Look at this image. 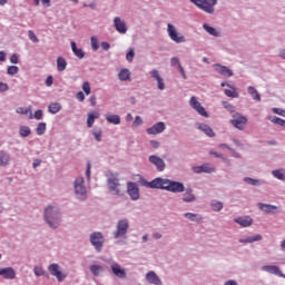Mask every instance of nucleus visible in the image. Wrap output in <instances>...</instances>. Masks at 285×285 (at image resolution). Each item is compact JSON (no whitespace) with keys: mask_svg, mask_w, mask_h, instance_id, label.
Wrapping results in <instances>:
<instances>
[{"mask_svg":"<svg viewBox=\"0 0 285 285\" xmlns=\"http://www.w3.org/2000/svg\"><path fill=\"white\" fill-rule=\"evenodd\" d=\"M141 186L146 188H157L160 190H168V193H184L186 187L184 183L166 179V178H155L151 181L146 179L140 180Z\"/></svg>","mask_w":285,"mask_h":285,"instance_id":"f257e3e1","label":"nucleus"},{"mask_svg":"<svg viewBox=\"0 0 285 285\" xmlns=\"http://www.w3.org/2000/svg\"><path fill=\"white\" fill-rule=\"evenodd\" d=\"M45 219L50 228H57L59 222H61L59 210L52 206L47 207L45 209Z\"/></svg>","mask_w":285,"mask_h":285,"instance_id":"f03ea898","label":"nucleus"},{"mask_svg":"<svg viewBox=\"0 0 285 285\" xmlns=\"http://www.w3.org/2000/svg\"><path fill=\"white\" fill-rule=\"evenodd\" d=\"M191 3L196 4L197 8L204 10L208 14H213L215 12V6H217V0H190Z\"/></svg>","mask_w":285,"mask_h":285,"instance_id":"7ed1b4c3","label":"nucleus"},{"mask_svg":"<svg viewBox=\"0 0 285 285\" xmlns=\"http://www.w3.org/2000/svg\"><path fill=\"white\" fill-rule=\"evenodd\" d=\"M108 188L110 193H114V195H122L124 194V187L121 184H119V178L117 175L111 174L107 179Z\"/></svg>","mask_w":285,"mask_h":285,"instance_id":"20e7f679","label":"nucleus"},{"mask_svg":"<svg viewBox=\"0 0 285 285\" xmlns=\"http://www.w3.org/2000/svg\"><path fill=\"white\" fill-rule=\"evenodd\" d=\"M167 32H168L171 41H175V43H185L186 42V38L181 35H179V32H177V29L175 28V26L168 23Z\"/></svg>","mask_w":285,"mask_h":285,"instance_id":"39448f33","label":"nucleus"},{"mask_svg":"<svg viewBox=\"0 0 285 285\" xmlns=\"http://www.w3.org/2000/svg\"><path fill=\"white\" fill-rule=\"evenodd\" d=\"M129 223L128 219L119 220L117 224V229L114 233L115 239H119V237H124L126 233H128Z\"/></svg>","mask_w":285,"mask_h":285,"instance_id":"423d86ee","label":"nucleus"},{"mask_svg":"<svg viewBox=\"0 0 285 285\" xmlns=\"http://www.w3.org/2000/svg\"><path fill=\"white\" fill-rule=\"evenodd\" d=\"M90 243L95 246L96 250L104 248V235L99 232H95L90 235Z\"/></svg>","mask_w":285,"mask_h":285,"instance_id":"0eeeda50","label":"nucleus"},{"mask_svg":"<svg viewBox=\"0 0 285 285\" xmlns=\"http://www.w3.org/2000/svg\"><path fill=\"white\" fill-rule=\"evenodd\" d=\"M48 271L50 275L58 279V282H63V279H66V274L61 273V267L59 266V264L53 263L49 265Z\"/></svg>","mask_w":285,"mask_h":285,"instance_id":"6e6552de","label":"nucleus"},{"mask_svg":"<svg viewBox=\"0 0 285 285\" xmlns=\"http://www.w3.org/2000/svg\"><path fill=\"white\" fill-rule=\"evenodd\" d=\"M189 106H191V108L196 110L198 115H202V117H208V112H206V109L204 108V106H202V102L197 101V97L193 96L190 98Z\"/></svg>","mask_w":285,"mask_h":285,"instance_id":"1a4fd4ad","label":"nucleus"},{"mask_svg":"<svg viewBox=\"0 0 285 285\" xmlns=\"http://www.w3.org/2000/svg\"><path fill=\"white\" fill-rule=\"evenodd\" d=\"M149 161L154 166H156V168L159 173H164V170H166V163L164 161V159H161V157H159L157 155H151V156H149Z\"/></svg>","mask_w":285,"mask_h":285,"instance_id":"9d476101","label":"nucleus"},{"mask_svg":"<svg viewBox=\"0 0 285 285\" xmlns=\"http://www.w3.org/2000/svg\"><path fill=\"white\" fill-rule=\"evenodd\" d=\"M75 193L82 199L86 197V186H83V177H78L75 180Z\"/></svg>","mask_w":285,"mask_h":285,"instance_id":"9b49d317","label":"nucleus"},{"mask_svg":"<svg viewBox=\"0 0 285 285\" xmlns=\"http://www.w3.org/2000/svg\"><path fill=\"white\" fill-rule=\"evenodd\" d=\"M127 193L134 202H137L139 199V187L137 183H128Z\"/></svg>","mask_w":285,"mask_h":285,"instance_id":"f8f14e48","label":"nucleus"},{"mask_svg":"<svg viewBox=\"0 0 285 285\" xmlns=\"http://www.w3.org/2000/svg\"><path fill=\"white\" fill-rule=\"evenodd\" d=\"M247 122L248 119H246V117L244 116H236L234 117V119L230 120L232 126H234V128H237L238 130H244V127Z\"/></svg>","mask_w":285,"mask_h":285,"instance_id":"ddd939ff","label":"nucleus"},{"mask_svg":"<svg viewBox=\"0 0 285 285\" xmlns=\"http://www.w3.org/2000/svg\"><path fill=\"white\" fill-rule=\"evenodd\" d=\"M166 130V125L164 122H157L153 127L147 129L148 135H159Z\"/></svg>","mask_w":285,"mask_h":285,"instance_id":"4468645a","label":"nucleus"},{"mask_svg":"<svg viewBox=\"0 0 285 285\" xmlns=\"http://www.w3.org/2000/svg\"><path fill=\"white\" fill-rule=\"evenodd\" d=\"M234 222L243 228H248L249 226H253V218H250V216L237 217L234 219Z\"/></svg>","mask_w":285,"mask_h":285,"instance_id":"2eb2a0df","label":"nucleus"},{"mask_svg":"<svg viewBox=\"0 0 285 285\" xmlns=\"http://www.w3.org/2000/svg\"><path fill=\"white\" fill-rule=\"evenodd\" d=\"M0 276L4 279H14L17 277V273L12 267L0 268Z\"/></svg>","mask_w":285,"mask_h":285,"instance_id":"dca6fc26","label":"nucleus"},{"mask_svg":"<svg viewBox=\"0 0 285 285\" xmlns=\"http://www.w3.org/2000/svg\"><path fill=\"white\" fill-rule=\"evenodd\" d=\"M114 26L117 32H120V35H126V32L128 31V29L126 28V22H124V20H121V18L119 17H116L114 19Z\"/></svg>","mask_w":285,"mask_h":285,"instance_id":"f3484780","label":"nucleus"},{"mask_svg":"<svg viewBox=\"0 0 285 285\" xmlns=\"http://www.w3.org/2000/svg\"><path fill=\"white\" fill-rule=\"evenodd\" d=\"M150 76L153 77V79H155L157 81L159 90H165L166 89V83H164V79L159 75V70L153 69L150 71Z\"/></svg>","mask_w":285,"mask_h":285,"instance_id":"a211bd4d","label":"nucleus"},{"mask_svg":"<svg viewBox=\"0 0 285 285\" xmlns=\"http://www.w3.org/2000/svg\"><path fill=\"white\" fill-rule=\"evenodd\" d=\"M196 175H199V173H215V168L210 166V164L206 163L202 166H195L191 168Z\"/></svg>","mask_w":285,"mask_h":285,"instance_id":"6ab92c4d","label":"nucleus"},{"mask_svg":"<svg viewBox=\"0 0 285 285\" xmlns=\"http://www.w3.org/2000/svg\"><path fill=\"white\" fill-rule=\"evenodd\" d=\"M111 271H112L114 275H116V277H119L120 279H125L126 269L121 268L120 264H117V263L112 264Z\"/></svg>","mask_w":285,"mask_h":285,"instance_id":"aec40b11","label":"nucleus"},{"mask_svg":"<svg viewBox=\"0 0 285 285\" xmlns=\"http://www.w3.org/2000/svg\"><path fill=\"white\" fill-rule=\"evenodd\" d=\"M262 271H265L266 273H271L272 275H277V277H284V274L279 269V267L275 265H266L262 267Z\"/></svg>","mask_w":285,"mask_h":285,"instance_id":"412c9836","label":"nucleus"},{"mask_svg":"<svg viewBox=\"0 0 285 285\" xmlns=\"http://www.w3.org/2000/svg\"><path fill=\"white\" fill-rule=\"evenodd\" d=\"M146 279H147L148 284H154V285H161L163 284L159 276H157V274L153 271H150L146 274Z\"/></svg>","mask_w":285,"mask_h":285,"instance_id":"4be33fe9","label":"nucleus"},{"mask_svg":"<svg viewBox=\"0 0 285 285\" xmlns=\"http://www.w3.org/2000/svg\"><path fill=\"white\" fill-rule=\"evenodd\" d=\"M214 68L216 72H218V75H223V77H233V70L226 66L215 65Z\"/></svg>","mask_w":285,"mask_h":285,"instance_id":"5701e85b","label":"nucleus"},{"mask_svg":"<svg viewBox=\"0 0 285 285\" xmlns=\"http://www.w3.org/2000/svg\"><path fill=\"white\" fill-rule=\"evenodd\" d=\"M195 199H197V197L195 196V194H193V190L190 188L186 189L183 194V202H185V204H190L195 202Z\"/></svg>","mask_w":285,"mask_h":285,"instance_id":"b1692460","label":"nucleus"},{"mask_svg":"<svg viewBox=\"0 0 285 285\" xmlns=\"http://www.w3.org/2000/svg\"><path fill=\"white\" fill-rule=\"evenodd\" d=\"M263 237L262 235L257 234L255 236H249L247 238H240V244H253L254 242H262Z\"/></svg>","mask_w":285,"mask_h":285,"instance_id":"393cba45","label":"nucleus"},{"mask_svg":"<svg viewBox=\"0 0 285 285\" xmlns=\"http://www.w3.org/2000/svg\"><path fill=\"white\" fill-rule=\"evenodd\" d=\"M95 119H99V111H92V112L88 114V117H87L88 128H92V126L95 124Z\"/></svg>","mask_w":285,"mask_h":285,"instance_id":"a878e982","label":"nucleus"},{"mask_svg":"<svg viewBox=\"0 0 285 285\" xmlns=\"http://www.w3.org/2000/svg\"><path fill=\"white\" fill-rule=\"evenodd\" d=\"M68 68V61L63 57H58L57 58V70L58 72H63Z\"/></svg>","mask_w":285,"mask_h":285,"instance_id":"bb28decb","label":"nucleus"},{"mask_svg":"<svg viewBox=\"0 0 285 285\" xmlns=\"http://www.w3.org/2000/svg\"><path fill=\"white\" fill-rule=\"evenodd\" d=\"M248 95H250L252 99H254V101H262V96H259V91H257V89H255V87L249 86L247 88Z\"/></svg>","mask_w":285,"mask_h":285,"instance_id":"cd10ccee","label":"nucleus"},{"mask_svg":"<svg viewBox=\"0 0 285 285\" xmlns=\"http://www.w3.org/2000/svg\"><path fill=\"white\" fill-rule=\"evenodd\" d=\"M71 50L73 55L78 57V59H83L86 57V53L82 49L77 48V43L75 41H71Z\"/></svg>","mask_w":285,"mask_h":285,"instance_id":"c85d7f7f","label":"nucleus"},{"mask_svg":"<svg viewBox=\"0 0 285 285\" xmlns=\"http://www.w3.org/2000/svg\"><path fill=\"white\" fill-rule=\"evenodd\" d=\"M198 128L202 130V132L206 134L207 137H215V131H213V128L206 124H200Z\"/></svg>","mask_w":285,"mask_h":285,"instance_id":"c756f323","label":"nucleus"},{"mask_svg":"<svg viewBox=\"0 0 285 285\" xmlns=\"http://www.w3.org/2000/svg\"><path fill=\"white\" fill-rule=\"evenodd\" d=\"M106 120L114 126H119L121 124V117L119 115H107Z\"/></svg>","mask_w":285,"mask_h":285,"instance_id":"7c9ffc66","label":"nucleus"},{"mask_svg":"<svg viewBox=\"0 0 285 285\" xmlns=\"http://www.w3.org/2000/svg\"><path fill=\"white\" fill-rule=\"evenodd\" d=\"M10 164V155L1 150L0 151V166H8Z\"/></svg>","mask_w":285,"mask_h":285,"instance_id":"2f4dec72","label":"nucleus"},{"mask_svg":"<svg viewBox=\"0 0 285 285\" xmlns=\"http://www.w3.org/2000/svg\"><path fill=\"white\" fill-rule=\"evenodd\" d=\"M258 208L264 213H273L274 210H277V206L268 204H258Z\"/></svg>","mask_w":285,"mask_h":285,"instance_id":"473e14b6","label":"nucleus"},{"mask_svg":"<svg viewBox=\"0 0 285 285\" xmlns=\"http://www.w3.org/2000/svg\"><path fill=\"white\" fill-rule=\"evenodd\" d=\"M18 115H29V119H32V107L23 108L19 107L16 109Z\"/></svg>","mask_w":285,"mask_h":285,"instance_id":"72a5a7b5","label":"nucleus"},{"mask_svg":"<svg viewBox=\"0 0 285 285\" xmlns=\"http://www.w3.org/2000/svg\"><path fill=\"white\" fill-rule=\"evenodd\" d=\"M118 79L120 81H128V79H130V70L121 69L118 73Z\"/></svg>","mask_w":285,"mask_h":285,"instance_id":"f704fd0d","label":"nucleus"},{"mask_svg":"<svg viewBox=\"0 0 285 285\" xmlns=\"http://www.w3.org/2000/svg\"><path fill=\"white\" fill-rule=\"evenodd\" d=\"M184 217L189 219V222H202V216L199 214L186 213L184 214Z\"/></svg>","mask_w":285,"mask_h":285,"instance_id":"c9c22d12","label":"nucleus"},{"mask_svg":"<svg viewBox=\"0 0 285 285\" xmlns=\"http://www.w3.org/2000/svg\"><path fill=\"white\" fill-rule=\"evenodd\" d=\"M48 110L51 115H57L61 110V105L59 102H52L49 105Z\"/></svg>","mask_w":285,"mask_h":285,"instance_id":"e433bc0d","label":"nucleus"},{"mask_svg":"<svg viewBox=\"0 0 285 285\" xmlns=\"http://www.w3.org/2000/svg\"><path fill=\"white\" fill-rule=\"evenodd\" d=\"M203 28L206 30V32H208V35H212V37H219V32H217L216 28H213L208 24H204Z\"/></svg>","mask_w":285,"mask_h":285,"instance_id":"4c0bfd02","label":"nucleus"},{"mask_svg":"<svg viewBox=\"0 0 285 285\" xmlns=\"http://www.w3.org/2000/svg\"><path fill=\"white\" fill-rule=\"evenodd\" d=\"M90 272L92 273V275H95L97 277V276H99L100 273L104 272V267L101 265H91Z\"/></svg>","mask_w":285,"mask_h":285,"instance_id":"58836bf2","label":"nucleus"},{"mask_svg":"<svg viewBox=\"0 0 285 285\" xmlns=\"http://www.w3.org/2000/svg\"><path fill=\"white\" fill-rule=\"evenodd\" d=\"M31 132H32V130H30V127H28V126L20 127V130H19L20 137H29V135Z\"/></svg>","mask_w":285,"mask_h":285,"instance_id":"ea45409f","label":"nucleus"},{"mask_svg":"<svg viewBox=\"0 0 285 285\" xmlns=\"http://www.w3.org/2000/svg\"><path fill=\"white\" fill-rule=\"evenodd\" d=\"M226 97H230L232 99H237L239 97V94H237L235 88L232 89H225Z\"/></svg>","mask_w":285,"mask_h":285,"instance_id":"a19ab883","label":"nucleus"},{"mask_svg":"<svg viewBox=\"0 0 285 285\" xmlns=\"http://www.w3.org/2000/svg\"><path fill=\"white\" fill-rule=\"evenodd\" d=\"M212 208L216 213H219V210H222V208H224V203L214 200V202H212Z\"/></svg>","mask_w":285,"mask_h":285,"instance_id":"79ce46f5","label":"nucleus"},{"mask_svg":"<svg viewBox=\"0 0 285 285\" xmlns=\"http://www.w3.org/2000/svg\"><path fill=\"white\" fill-rule=\"evenodd\" d=\"M37 135H43L46 132V122H39L36 129Z\"/></svg>","mask_w":285,"mask_h":285,"instance_id":"37998d69","label":"nucleus"},{"mask_svg":"<svg viewBox=\"0 0 285 285\" xmlns=\"http://www.w3.org/2000/svg\"><path fill=\"white\" fill-rule=\"evenodd\" d=\"M91 41V48L95 52H97V50H99V41L97 40V37L92 36L90 38Z\"/></svg>","mask_w":285,"mask_h":285,"instance_id":"c03bdc74","label":"nucleus"},{"mask_svg":"<svg viewBox=\"0 0 285 285\" xmlns=\"http://www.w3.org/2000/svg\"><path fill=\"white\" fill-rule=\"evenodd\" d=\"M28 37H29L30 41H32L33 43H39V38H37V35H35V31L29 30Z\"/></svg>","mask_w":285,"mask_h":285,"instance_id":"a18cd8bd","label":"nucleus"},{"mask_svg":"<svg viewBox=\"0 0 285 285\" xmlns=\"http://www.w3.org/2000/svg\"><path fill=\"white\" fill-rule=\"evenodd\" d=\"M273 175H274V177H276V179H281V181H284V180H285V176H284V174L282 173V170H274V171H273Z\"/></svg>","mask_w":285,"mask_h":285,"instance_id":"49530a36","label":"nucleus"},{"mask_svg":"<svg viewBox=\"0 0 285 285\" xmlns=\"http://www.w3.org/2000/svg\"><path fill=\"white\" fill-rule=\"evenodd\" d=\"M32 119H37V120L43 119V111L41 109L36 110L35 115H32Z\"/></svg>","mask_w":285,"mask_h":285,"instance_id":"de8ad7c7","label":"nucleus"},{"mask_svg":"<svg viewBox=\"0 0 285 285\" xmlns=\"http://www.w3.org/2000/svg\"><path fill=\"white\" fill-rule=\"evenodd\" d=\"M244 181H246V184H250V186H257L259 184V180L248 177L244 178Z\"/></svg>","mask_w":285,"mask_h":285,"instance_id":"09e8293b","label":"nucleus"},{"mask_svg":"<svg viewBox=\"0 0 285 285\" xmlns=\"http://www.w3.org/2000/svg\"><path fill=\"white\" fill-rule=\"evenodd\" d=\"M19 72V67L17 66H10L8 68V75H17Z\"/></svg>","mask_w":285,"mask_h":285,"instance_id":"8fccbe9b","label":"nucleus"},{"mask_svg":"<svg viewBox=\"0 0 285 285\" xmlns=\"http://www.w3.org/2000/svg\"><path fill=\"white\" fill-rule=\"evenodd\" d=\"M275 115H279L281 117H285V110L282 108H273L272 109Z\"/></svg>","mask_w":285,"mask_h":285,"instance_id":"3c124183","label":"nucleus"},{"mask_svg":"<svg viewBox=\"0 0 285 285\" xmlns=\"http://www.w3.org/2000/svg\"><path fill=\"white\" fill-rule=\"evenodd\" d=\"M33 273L37 277H41V275H43L45 272L42 267H35Z\"/></svg>","mask_w":285,"mask_h":285,"instance_id":"603ef678","label":"nucleus"},{"mask_svg":"<svg viewBox=\"0 0 285 285\" xmlns=\"http://www.w3.org/2000/svg\"><path fill=\"white\" fill-rule=\"evenodd\" d=\"M126 59L127 61H132V59H135V49L128 51V53L126 55Z\"/></svg>","mask_w":285,"mask_h":285,"instance_id":"864d4df0","label":"nucleus"},{"mask_svg":"<svg viewBox=\"0 0 285 285\" xmlns=\"http://www.w3.org/2000/svg\"><path fill=\"white\" fill-rule=\"evenodd\" d=\"M82 90L86 95H90V82H83Z\"/></svg>","mask_w":285,"mask_h":285,"instance_id":"5fc2aeb1","label":"nucleus"},{"mask_svg":"<svg viewBox=\"0 0 285 285\" xmlns=\"http://www.w3.org/2000/svg\"><path fill=\"white\" fill-rule=\"evenodd\" d=\"M170 65L171 66H178V68H179V66H181V62H179V58L174 57V58L170 59Z\"/></svg>","mask_w":285,"mask_h":285,"instance_id":"6e6d98bb","label":"nucleus"},{"mask_svg":"<svg viewBox=\"0 0 285 285\" xmlns=\"http://www.w3.org/2000/svg\"><path fill=\"white\" fill-rule=\"evenodd\" d=\"M8 83L0 82V92H8Z\"/></svg>","mask_w":285,"mask_h":285,"instance_id":"4d7b16f0","label":"nucleus"},{"mask_svg":"<svg viewBox=\"0 0 285 285\" xmlns=\"http://www.w3.org/2000/svg\"><path fill=\"white\" fill-rule=\"evenodd\" d=\"M76 99H78V101H83V99H86V95H83L82 91H79L76 95Z\"/></svg>","mask_w":285,"mask_h":285,"instance_id":"13d9d810","label":"nucleus"},{"mask_svg":"<svg viewBox=\"0 0 285 285\" xmlns=\"http://www.w3.org/2000/svg\"><path fill=\"white\" fill-rule=\"evenodd\" d=\"M10 61H11V63H19V57L17 56V53H13L10 57Z\"/></svg>","mask_w":285,"mask_h":285,"instance_id":"bf43d9fd","label":"nucleus"},{"mask_svg":"<svg viewBox=\"0 0 285 285\" xmlns=\"http://www.w3.org/2000/svg\"><path fill=\"white\" fill-rule=\"evenodd\" d=\"M141 124H144L141 117L137 116L134 120V126H141Z\"/></svg>","mask_w":285,"mask_h":285,"instance_id":"052dcab7","label":"nucleus"},{"mask_svg":"<svg viewBox=\"0 0 285 285\" xmlns=\"http://www.w3.org/2000/svg\"><path fill=\"white\" fill-rule=\"evenodd\" d=\"M150 146H151V148H154L155 150H157V148H159V141H157V140H150Z\"/></svg>","mask_w":285,"mask_h":285,"instance_id":"680f3d73","label":"nucleus"},{"mask_svg":"<svg viewBox=\"0 0 285 285\" xmlns=\"http://www.w3.org/2000/svg\"><path fill=\"white\" fill-rule=\"evenodd\" d=\"M178 69H179V72H180L183 79H187L186 71L184 70V67L181 65H179Z\"/></svg>","mask_w":285,"mask_h":285,"instance_id":"e2e57ef3","label":"nucleus"},{"mask_svg":"<svg viewBox=\"0 0 285 285\" xmlns=\"http://www.w3.org/2000/svg\"><path fill=\"white\" fill-rule=\"evenodd\" d=\"M94 137L97 141H101V131H95Z\"/></svg>","mask_w":285,"mask_h":285,"instance_id":"0e129e2a","label":"nucleus"},{"mask_svg":"<svg viewBox=\"0 0 285 285\" xmlns=\"http://www.w3.org/2000/svg\"><path fill=\"white\" fill-rule=\"evenodd\" d=\"M101 48H102V50H110V43H108V42H101Z\"/></svg>","mask_w":285,"mask_h":285,"instance_id":"69168bd1","label":"nucleus"},{"mask_svg":"<svg viewBox=\"0 0 285 285\" xmlns=\"http://www.w3.org/2000/svg\"><path fill=\"white\" fill-rule=\"evenodd\" d=\"M52 81H53L52 76H49V77L47 78V80H46V86H48V87L52 86Z\"/></svg>","mask_w":285,"mask_h":285,"instance_id":"338daca9","label":"nucleus"},{"mask_svg":"<svg viewBox=\"0 0 285 285\" xmlns=\"http://www.w3.org/2000/svg\"><path fill=\"white\" fill-rule=\"evenodd\" d=\"M38 166H41V159L33 160L32 168H38Z\"/></svg>","mask_w":285,"mask_h":285,"instance_id":"774afa93","label":"nucleus"}]
</instances>
